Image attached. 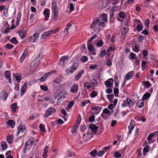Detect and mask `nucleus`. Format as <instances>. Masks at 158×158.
<instances>
[{
  "instance_id": "b1692460",
  "label": "nucleus",
  "mask_w": 158,
  "mask_h": 158,
  "mask_svg": "<svg viewBox=\"0 0 158 158\" xmlns=\"http://www.w3.org/2000/svg\"><path fill=\"white\" fill-rule=\"evenodd\" d=\"M144 101L143 100H139L137 102V105L140 108H142L144 106Z\"/></svg>"
},
{
  "instance_id": "4468645a",
  "label": "nucleus",
  "mask_w": 158,
  "mask_h": 158,
  "mask_svg": "<svg viewBox=\"0 0 158 158\" xmlns=\"http://www.w3.org/2000/svg\"><path fill=\"white\" fill-rule=\"evenodd\" d=\"M51 32H53L52 31H50V30L44 32L41 37L42 39H45L49 36L51 34Z\"/></svg>"
},
{
  "instance_id": "0eeeda50",
  "label": "nucleus",
  "mask_w": 158,
  "mask_h": 158,
  "mask_svg": "<svg viewBox=\"0 0 158 158\" xmlns=\"http://www.w3.org/2000/svg\"><path fill=\"white\" fill-rule=\"evenodd\" d=\"M113 79L112 78H110L105 81V84L108 88H110L113 84Z\"/></svg>"
},
{
  "instance_id": "79ce46f5",
  "label": "nucleus",
  "mask_w": 158,
  "mask_h": 158,
  "mask_svg": "<svg viewBox=\"0 0 158 158\" xmlns=\"http://www.w3.org/2000/svg\"><path fill=\"white\" fill-rule=\"evenodd\" d=\"M98 92L95 91L90 94V96L92 98H94L98 95Z\"/></svg>"
},
{
  "instance_id": "de8ad7c7",
  "label": "nucleus",
  "mask_w": 158,
  "mask_h": 158,
  "mask_svg": "<svg viewBox=\"0 0 158 158\" xmlns=\"http://www.w3.org/2000/svg\"><path fill=\"white\" fill-rule=\"evenodd\" d=\"M118 16L120 18H123L125 17L126 15L124 12L121 11L119 13Z\"/></svg>"
},
{
  "instance_id": "c9c22d12",
  "label": "nucleus",
  "mask_w": 158,
  "mask_h": 158,
  "mask_svg": "<svg viewBox=\"0 0 158 158\" xmlns=\"http://www.w3.org/2000/svg\"><path fill=\"white\" fill-rule=\"evenodd\" d=\"M154 132V133H151L148 135V137L147 138V139L148 141H151L152 139V138L155 135V132Z\"/></svg>"
},
{
  "instance_id": "ddd939ff",
  "label": "nucleus",
  "mask_w": 158,
  "mask_h": 158,
  "mask_svg": "<svg viewBox=\"0 0 158 158\" xmlns=\"http://www.w3.org/2000/svg\"><path fill=\"white\" fill-rule=\"evenodd\" d=\"M102 109V107H100L98 106H95L92 107L91 109L92 110L96 111V112H95L94 113L95 114H97L100 112Z\"/></svg>"
},
{
  "instance_id": "72a5a7b5",
  "label": "nucleus",
  "mask_w": 158,
  "mask_h": 158,
  "mask_svg": "<svg viewBox=\"0 0 158 158\" xmlns=\"http://www.w3.org/2000/svg\"><path fill=\"white\" fill-rule=\"evenodd\" d=\"M71 26V24L69 23H68L66 27V28L64 29V32L66 33V34H67L68 31L69 29V27Z\"/></svg>"
},
{
  "instance_id": "f03ea898",
  "label": "nucleus",
  "mask_w": 158,
  "mask_h": 158,
  "mask_svg": "<svg viewBox=\"0 0 158 158\" xmlns=\"http://www.w3.org/2000/svg\"><path fill=\"white\" fill-rule=\"evenodd\" d=\"M78 67V64L77 63H74L72 66L70 68H69L65 70V71L66 75H69L72 74L76 70Z\"/></svg>"
},
{
  "instance_id": "473e14b6",
  "label": "nucleus",
  "mask_w": 158,
  "mask_h": 158,
  "mask_svg": "<svg viewBox=\"0 0 158 158\" xmlns=\"http://www.w3.org/2000/svg\"><path fill=\"white\" fill-rule=\"evenodd\" d=\"M150 147L149 146H146L143 148V152L146 153L148 152L150 149Z\"/></svg>"
},
{
  "instance_id": "a878e982",
  "label": "nucleus",
  "mask_w": 158,
  "mask_h": 158,
  "mask_svg": "<svg viewBox=\"0 0 158 158\" xmlns=\"http://www.w3.org/2000/svg\"><path fill=\"white\" fill-rule=\"evenodd\" d=\"M1 145L2 150L4 151L6 150L7 147L6 143L4 142H1Z\"/></svg>"
},
{
  "instance_id": "bb28decb",
  "label": "nucleus",
  "mask_w": 158,
  "mask_h": 158,
  "mask_svg": "<svg viewBox=\"0 0 158 158\" xmlns=\"http://www.w3.org/2000/svg\"><path fill=\"white\" fill-rule=\"evenodd\" d=\"M43 57V55L42 53H40L38 55L36 56L35 59V60L38 61L41 60Z\"/></svg>"
},
{
  "instance_id": "a211bd4d",
  "label": "nucleus",
  "mask_w": 158,
  "mask_h": 158,
  "mask_svg": "<svg viewBox=\"0 0 158 158\" xmlns=\"http://www.w3.org/2000/svg\"><path fill=\"white\" fill-rule=\"evenodd\" d=\"M26 127L23 125H20L18 127V132L17 133L18 135L20 132L22 133L25 130Z\"/></svg>"
},
{
  "instance_id": "864d4df0",
  "label": "nucleus",
  "mask_w": 158,
  "mask_h": 158,
  "mask_svg": "<svg viewBox=\"0 0 158 158\" xmlns=\"http://www.w3.org/2000/svg\"><path fill=\"white\" fill-rule=\"evenodd\" d=\"M41 89L45 91H46L48 90V88L46 86L44 85H41L40 86Z\"/></svg>"
},
{
  "instance_id": "bf43d9fd",
  "label": "nucleus",
  "mask_w": 158,
  "mask_h": 158,
  "mask_svg": "<svg viewBox=\"0 0 158 158\" xmlns=\"http://www.w3.org/2000/svg\"><path fill=\"white\" fill-rule=\"evenodd\" d=\"M91 83L93 84L94 86H97V81L94 79L92 81H91Z\"/></svg>"
},
{
  "instance_id": "0e129e2a",
  "label": "nucleus",
  "mask_w": 158,
  "mask_h": 158,
  "mask_svg": "<svg viewBox=\"0 0 158 158\" xmlns=\"http://www.w3.org/2000/svg\"><path fill=\"white\" fill-rule=\"evenodd\" d=\"M15 78L18 82H20L21 80V77L20 76L16 75L15 76Z\"/></svg>"
},
{
  "instance_id": "a19ab883",
  "label": "nucleus",
  "mask_w": 158,
  "mask_h": 158,
  "mask_svg": "<svg viewBox=\"0 0 158 158\" xmlns=\"http://www.w3.org/2000/svg\"><path fill=\"white\" fill-rule=\"evenodd\" d=\"M81 117L80 114H79L78 116V118L77 120V123L76 124L79 125L81 121Z\"/></svg>"
},
{
  "instance_id": "c85d7f7f",
  "label": "nucleus",
  "mask_w": 158,
  "mask_h": 158,
  "mask_svg": "<svg viewBox=\"0 0 158 158\" xmlns=\"http://www.w3.org/2000/svg\"><path fill=\"white\" fill-rule=\"evenodd\" d=\"M150 94L148 93H146L143 96V100H146L150 97Z\"/></svg>"
},
{
  "instance_id": "5701e85b",
  "label": "nucleus",
  "mask_w": 158,
  "mask_h": 158,
  "mask_svg": "<svg viewBox=\"0 0 158 158\" xmlns=\"http://www.w3.org/2000/svg\"><path fill=\"white\" fill-rule=\"evenodd\" d=\"M14 136L13 135H9L7 137V142L9 143H12L14 139Z\"/></svg>"
},
{
  "instance_id": "9b49d317",
  "label": "nucleus",
  "mask_w": 158,
  "mask_h": 158,
  "mask_svg": "<svg viewBox=\"0 0 158 158\" xmlns=\"http://www.w3.org/2000/svg\"><path fill=\"white\" fill-rule=\"evenodd\" d=\"M99 18L100 21H103L106 22H107V15L106 14L104 13L101 14L99 15Z\"/></svg>"
},
{
  "instance_id": "f257e3e1",
  "label": "nucleus",
  "mask_w": 158,
  "mask_h": 158,
  "mask_svg": "<svg viewBox=\"0 0 158 158\" xmlns=\"http://www.w3.org/2000/svg\"><path fill=\"white\" fill-rule=\"evenodd\" d=\"M52 11L54 15V19L56 21L58 19V8L57 6V3L56 1L53 0L52 3Z\"/></svg>"
},
{
  "instance_id": "774afa93",
  "label": "nucleus",
  "mask_w": 158,
  "mask_h": 158,
  "mask_svg": "<svg viewBox=\"0 0 158 158\" xmlns=\"http://www.w3.org/2000/svg\"><path fill=\"white\" fill-rule=\"evenodd\" d=\"M153 28L155 32H157L158 31V25H156L153 26Z\"/></svg>"
},
{
  "instance_id": "f8f14e48",
  "label": "nucleus",
  "mask_w": 158,
  "mask_h": 158,
  "mask_svg": "<svg viewBox=\"0 0 158 158\" xmlns=\"http://www.w3.org/2000/svg\"><path fill=\"white\" fill-rule=\"evenodd\" d=\"M19 34L20 38L23 39L25 38L26 36V32L24 28H23L18 32Z\"/></svg>"
},
{
  "instance_id": "423d86ee",
  "label": "nucleus",
  "mask_w": 158,
  "mask_h": 158,
  "mask_svg": "<svg viewBox=\"0 0 158 158\" xmlns=\"http://www.w3.org/2000/svg\"><path fill=\"white\" fill-rule=\"evenodd\" d=\"M78 85L77 83H75L73 85L70 89V92L72 93H76L78 89Z\"/></svg>"
},
{
  "instance_id": "49530a36",
  "label": "nucleus",
  "mask_w": 158,
  "mask_h": 158,
  "mask_svg": "<svg viewBox=\"0 0 158 158\" xmlns=\"http://www.w3.org/2000/svg\"><path fill=\"white\" fill-rule=\"evenodd\" d=\"M97 46L98 47H101L103 45V42L102 40H98L97 43Z\"/></svg>"
},
{
  "instance_id": "09e8293b",
  "label": "nucleus",
  "mask_w": 158,
  "mask_h": 158,
  "mask_svg": "<svg viewBox=\"0 0 158 158\" xmlns=\"http://www.w3.org/2000/svg\"><path fill=\"white\" fill-rule=\"evenodd\" d=\"M90 154L92 156L95 157L96 155H97V150L95 149L94 150L92 151L91 152Z\"/></svg>"
},
{
  "instance_id": "37998d69",
  "label": "nucleus",
  "mask_w": 158,
  "mask_h": 158,
  "mask_svg": "<svg viewBox=\"0 0 158 158\" xmlns=\"http://www.w3.org/2000/svg\"><path fill=\"white\" fill-rule=\"evenodd\" d=\"M74 103V101H72L70 102L68 105L67 108L68 109H70L73 106Z\"/></svg>"
},
{
  "instance_id": "aec40b11",
  "label": "nucleus",
  "mask_w": 158,
  "mask_h": 158,
  "mask_svg": "<svg viewBox=\"0 0 158 158\" xmlns=\"http://www.w3.org/2000/svg\"><path fill=\"white\" fill-rule=\"evenodd\" d=\"M48 9H45L44 10L43 12V14L45 16L44 20L45 21L48 20V18L49 16V14L48 11Z\"/></svg>"
},
{
  "instance_id": "69168bd1",
  "label": "nucleus",
  "mask_w": 158,
  "mask_h": 158,
  "mask_svg": "<svg viewBox=\"0 0 158 158\" xmlns=\"http://www.w3.org/2000/svg\"><path fill=\"white\" fill-rule=\"evenodd\" d=\"M21 12H19L17 15V17L16 19V21H20L21 17Z\"/></svg>"
},
{
  "instance_id": "393cba45",
  "label": "nucleus",
  "mask_w": 158,
  "mask_h": 158,
  "mask_svg": "<svg viewBox=\"0 0 158 158\" xmlns=\"http://www.w3.org/2000/svg\"><path fill=\"white\" fill-rule=\"evenodd\" d=\"M69 56H64L61 58L60 59V61L62 62L63 64L64 63L65 61L69 58Z\"/></svg>"
},
{
  "instance_id": "6ab92c4d",
  "label": "nucleus",
  "mask_w": 158,
  "mask_h": 158,
  "mask_svg": "<svg viewBox=\"0 0 158 158\" xmlns=\"http://www.w3.org/2000/svg\"><path fill=\"white\" fill-rule=\"evenodd\" d=\"M133 74V71H131L127 73L125 76V80L128 81L132 77V75Z\"/></svg>"
},
{
  "instance_id": "1a4fd4ad",
  "label": "nucleus",
  "mask_w": 158,
  "mask_h": 158,
  "mask_svg": "<svg viewBox=\"0 0 158 158\" xmlns=\"http://www.w3.org/2000/svg\"><path fill=\"white\" fill-rule=\"evenodd\" d=\"M27 84L28 82H26L21 88L20 93V95L21 96H23L24 94L26 93L27 88Z\"/></svg>"
},
{
  "instance_id": "6e6d98bb",
  "label": "nucleus",
  "mask_w": 158,
  "mask_h": 158,
  "mask_svg": "<svg viewBox=\"0 0 158 158\" xmlns=\"http://www.w3.org/2000/svg\"><path fill=\"white\" fill-rule=\"evenodd\" d=\"M88 57L86 56H83L81 58V61L85 62L88 60Z\"/></svg>"
},
{
  "instance_id": "338daca9",
  "label": "nucleus",
  "mask_w": 158,
  "mask_h": 158,
  "mask_svg": "<svg viewBox=\"0 0 158 158\" xmlns=\"http://www.w3.org/2000/svg\"><path fill=\"white\" fill-rule=\"evenodd\" d=\"M114 156L117 158H119L121 156V154L118 152H116L114 153Z\"/></svg>"
},
{
  "instance_id": "5fc2aeb1",
  "label": "nucleus",
  "mask_w": 158,
  "mask_h": 158,
  "mask_svg": "<svg viewBox=\"0 0 158 158\" xmlns=\"http://www.w3.org/2000/svg\"><path fill=\"white\" fill-rule=\"evenodd\" d=\"M48 148V146H46L45 147L44 150V154H43V156H44V157H45L46 156V153L48 152V150L47 149Z\"/></svg>"
},
{
  "instance_id": "f3484780",
  "label": "nucleus",
  "mask_w": 158,
  "mask_h": 158,
  "mask_svg": "<svg viewBox=\"0 0 158 158\" xmlns=\"http://www.w3.org/2000/svg\"><path fill=\"white\" fill-rule=\"evenodd\" d=\"M125 27H123V29L122 30V33L123 35H125L128 31V25L127 23H125Z\"/></svg>"
},
{
  "instance_id": "7ed1b4c3",
  "label": "nucleus",
  "mask_w": 158,
  "mask_h": 158,
  "mask_svg": "<svg viewBox=\"0 0 158 158\" xmlns=\"http://www.w3.org/2000/svg\"><path fill=\"white\" fill-rule=\"evenodd\" d=\"M90 27L92 28L95 27L96 29L99 31L101 29L100 27L99 19L98 18L94 19L92 23L90 25Z\"/></svg>"
},
{
  "instance_id": "4d7b16f0",
  "label": "nucleus",
  "mask_w": 158,
  "mask_h": 158,
  "mask_svg": "<svg viewBox=\"0 0 158 158\" xmlns=\"http://www.w3.org/2000/svg\"><path fill=\"white\" fill-rule=\"evenodd\" d=\"M143 83L147 88L149 87L150 86V84L149 81H144Z\"/></svg>"
},
{
  "instance_id": "20e7f679",
  "label": "nucleus",
  "mask_w": 158,
  "mask_h": 158,
  "mask_svg": "<svg viewBox=\"0 0 158 158\" xmlns=\"http://www.w3.org/2000/svg\"><path fill=\"white\" fill-rule=\"evenodd\" d=\"M39 63V61L36 62V60L32 61L30 64V70L32 71H34L37 68V66Z\"/></svg>"
},
{
  "instance_id": "e433bc0d",
  "label": "nucleus",
  "mask_w": 158,
  "mask_h": 158,
  "mask_svg": "<svg viewBox=\"0 0 158 158\" xmlns=\"http://www.w3.org/2000/svg\"><path fill=\"white\" fill-rule=\"evenodd\" d=\"M10 42L13 44H17L18 43V42L15 37H13L10 41Z\"/></svg>"
},
{
  "instance_id": "4be33fe9",
  "label": "nucleus",
  "mask_w": 158,
  "mask_h": 158,
  "mask_svg": "<svg viewBox=\"0 0 158 158\" xmlns=\"http://www.w3.org/2000/svg\"><path fill=\"white\" fill-rule=\"evenodd\" d=\"M84 72L83 70L82 71H80L76 75L75 77V79L76 81H78L79 78L82 76V74Z\"/></svg>"
},
{
  "instance_id": "412c9836",
  "label": "nucleus",
  "mask_w": 158,
  "mask_h": 158,
  "mask_svg": "<svg viewBox=\"0 0 158 158\" xmlns=\"http://www.w3.org/2000/svg\"><path fill=\"white\" fill-rule=\"evenodd\" d=\"M33 143L32 141L28 140L26 143H25V145L28 147V150L31 148Z\"/></svg>"
},
{
  "instance_id": "6e6552de",
  "label": "nucleus",
  "mask_w": 158,
  "mask_h": 158,
  "mask_svg": "<svg viewBox=\"0 0 158 158\" xmlns=\"http://www.w3.org/2000/svg\"><path fill=\"white\" fill-rule=\"evenodd\" d=\"M56 111L55 109L53 108H50L48 109L45 113V116L48 118L49 115Z\"/></svg>"
},
{
  "instance_id": "cd10ccee",
  "label": "nucleus",
  "mask_w": 158,
  "mask_h": 158,
  "mask_svg": "<svg viewBox=\"0 0 158 158\" xmlns=\"http://www.w3.org/2000/svg\"><path fill=\"white\" fill-rule=\"evenodd\" d=\"M84 86L85 88L88 89L90 88L91 87V84L89 82H87L84 83Z\"/></svg>"
},
{
  "instance_id": "a18cd8bd",
  "label": "nucleus",
  "mask_w": 158,
  "mask_h": 158,
  "mask_svg": "<svg viewBox=\"0 0 158 158\" xmlns=\"http://www.w3.org/2000/svg\"><path fill=\"white\" fill-rule=\"evenodd\" d=\"M143 26L141 24L138 25L136 27L137 30L139 31H142L143 29Z\"/></svg>"
},
{
  "instance_id": "58836bf2",
  "label": "nucleus",
  "mask_w": 158,
  "mask_h": 158,
  "mask_svg": "<svg viewBox=\"0 0 158 158\" xmlns=\"http://www.w3.org/2000/svg\"><path fill=\"white\" fill-rule=\"evenodd\" d=\"M90 101H89V100H87L86 101L84 100L83 101H82L81 103V105L83 107L85 106L86 103H90Z\"/></svg>"
},
{
  "instance_id": "c03bdc74",
  "label": "nucleus",
  "mask_w": 158,
  "mask_h": 158,
  "mask_svg": "<svg viewBox=\"0 0 158 158\" xmlns=\"http://www.w3.org/2000/svg\"><path fill=\"white\" fill-rule=\"evenodd\" d=\"M114 13L112 12L110 14V21L111 23H113L114 21Z\"/></svg>"
},
{
  "instance_id": "4c0bfd02",
  "label": "nucleus",
  "mask_w": 158,
  "mask_h": 158,
  "mask_svg": "<svg viewBox=\"0 0 158 158\" xmlns=\"http://www.w3.org/2000/svg\"><path fill=\"white\" fill-rule=\"evenodd\" d=\"M103 112L106 114H109L108 115L109 116L112 113V112L111 113L110 111L106 108L104 109L103 111Z\"/></svg>"
},
{
  "instance_id": "f704fd0d",
  "label": "nucleus",
  "mask_w": 158,
  "mask_h": 158,
  "mask_svg": "<svg viewBox=\"0 0 158 158\" xmlns=\"http://www.w3.org/2000/svg\"><path fill=\"white\" fill-rule=\"evenodd\" d=\"M126 101L127 104L129 105L130 106H133V102L130 99L128 98H127L126 99Z\"/></svg>"
},
{
  "instance_id": "c756f323",
  "label": "nucleus",
  "mask_w": 158,
  "mask_h": 158,
  "mask_svg": "<svg viewBox=\"0 0 158 158\" xmlns=\"http://www.w3.org/2000/svg\"><path fill=\"white\" fill-rule=\"evenodd\" d=\"M87 48L91 52H93L94 51V46L91 44L88 45Z\"/></svg>"
},
{
  "instance_id": "dca6fc26",
  "label": "nucleus",
  "mask_w": 158,
  "mask_h": 158,
  "mask_svg": "<svg viewBox=\"0 0 158 158\" xmlns=\"http://www.w3.org/2000/svg\"><path fill=\"white\" fill-rule=\"evenodd\" d=\"M67 94V92L66 90L60 92L55 97L56 99L57 98H59L57 99V101H59L60 99L61 98L63 97V95H66Z\"/></svg>"
},
{
  "instance_id": "e2e57ef3",
  "label": "nucleus",
  "mask_w": 158,
  "mask_h": 158,
  "mask_svg": "<svg viewBox=\"0 0 158 158\" xmlns=\"http://www.w3.org/2000/svg\"><path fill=\"white\" fill-rule=\"evenodd\" d=\"M67 153L69 157H71L75 156V153H74L71 152L70 151H68L67 152Z\"/></svg>"
},
{
  "instance_id": "13d9d810",
  "label": "nucleus",
  "mask_w": 158,
  "mask_h": 158,
  "mask_svg": "<svg viewBox=\"0 0 158 158\" xmlns=\"http://www.w3.org/2000/svg\"><path fill=\"white\" fill-rule=\"evenodd\" d=\"M104 153V151H100L97 152V155L98 156H102Z\"/></svg>"
},
{
  "instance_id": "9d476101",
  "label": "nucleus",
  "mask_w": 158,
  "mask_h": 158,
  "mask_svg": "<svg viewBox=\"0 0 158 158\" xmlns=\"http://www.w3.org/2000/svg\"><path fill=\"white\" fill-rule=\"evenodd\" d=\"M8 96L7 92L5 90H3L1 92L0 98L2 100H6Z\"/></svg>"
},
{
  "instance_id": "680f3d73",
  "label": "nucleus",
  "mask_w": 158,
  "mask_h": 158,
  "mask_svg": "<svg viewBox=\"0 0 158 158\" xmlns=\"http://www.w3.org/2000/svg\"><path fill=\"white\" fill-rule=\"evenodd\" d=\"M150 23V20L148 19H147L145 20L144 23L145 25H146L148 28L149 27V25Z\"/></svg>"
},
{
  "instance_id": "052dcab7",
  "label": "nucleus",
  "mask_w": 158,
  "mask_h": 158,
  "mask_svg": "<svg viewBox=\"0 0 158 158\" xmlns=\"http://www.w3.org/2000/svg\"><path fill=\"white\" fill-rule=\"evenodd\" d=\"M39 127L40 129V130L41 131L44 132L45 131V128H44L43 125L42 124H40L39 126Z\"/></svg>"
},
{
  "instance_id": "603ef678",
  "label": "nucleus",
  "mask_w": 158,
  "mask_h": 158,
  "mask_svg": "<svg viewBox=\"0 0 158 158\" xmlns=\"http://www.w3.org/2000/svg\"><path fill=\"white\" fill-rule=\"evenodd\" d=\"M139 46L138 45H136L135 46V48L133 49V50L135 52H137L139 51Z\"/></svg>"
},
{
  "instance_id": "7c9ffc66",
  "label": "nucleus",
  "mask_w": 158,
  "mask_h": 158,
  "mask_svg": "<svg viewBox=\"0 0 158 158\" xmlns=\"http://www.w3.org/2000/svg\"><path fill=\"white\" fill-rule=\"evenodd\" d=\"M79 126L78 125L76 124L73 126V128L71 130L72 134H73L76 131Z\"/></svg>"
},
{
  "instance_id": "2f4dec72",
  "label": "nucleus",
  "mask_w": 158,
  "mask_h": 158,
  "mask_svg": "<svg viewBox=\"0 0 158 158\" xmlns=\"http://www.w3.org/2000/svg\"><path fill=\"white\" fill-rule=\"evenodd\" d=\"M5 76L6 79L10 77V71H6L5 73Z\"/></svg>"
},
{
  "instance_id": "3c124183",
  "label": "nucleus",
  "mask_w": 158,
  "mask_h": 158,
  "mask_svg": "<svg viewBox=\"0 0 158 158\" xmlns=\"http://www.w3.org/2000/svg\"><path fill=\"white\" fill-rule=\"evenodd\" d=\"M130 56L131 57V59H135L136 58V55L134 53L131 52L130 54Z\"/></svg>"
},
{
  "instance_id": "2eb2a0df",
  "label": "nucleus",
  "mask_w": 158,
  "mask_h": 158,
  "mask_svg": "<svg viewBox=\"0 0 158 158\" xmlns=\"http://www.w3.org/2000/svg\"><path fill=\"white\" fill-rule=\"evenodd\" d=\"M89 128L94 132L96 133L98 131V127L94 124H91L89 126Z\"/></svg>"
},
{
  "instance_id": "ea45409f",
  "label": "nucleus",
  "mask_w": 158,
  "mask_h": 158,
  "mask_svg": "<svg viewBox=\"0 0 158 158\" xmlns=\"http://www.w3.org/2000/svg\"><path fill=\"white\" fill-rule=\"evenodd\" d=\"M17 103H13L12 105V111L14 112L16 111L17 109Z\"/></svg>"
},
{
  "instance_id": "39448f33",
  "label": "nucleus",
  "mask_w": 158,
  "mask_h": 158,
  "mask_svg": "<svg viewBox=\"0 0 158 158\" xmlns=\"http://www.w3.org/2000/svg\"><path fill=\"white\" fill-rule=\"evenodd\" d=\"M39 34L38 33L35 32L33 34V35L31 36L29 39V42L30 43H34L38 38Z\"/></svg>"
},
{
  "instance_id": "8fccbe9b",
  "label": "nucleus",
  "mask_w": 158,
  "mask_h": 158,
  "mask_svg": "<svg viewBox=\"0 0 158 158\" xmlns=\"http://www.w3.org/2000/svg\"><path fill=\"white\" fill-rule=\"evenodd\" d=\"M95 116L92 115L90 116L89 118V121L90 122H93L94 121Z\"/></svg>"
}]
</instances>
